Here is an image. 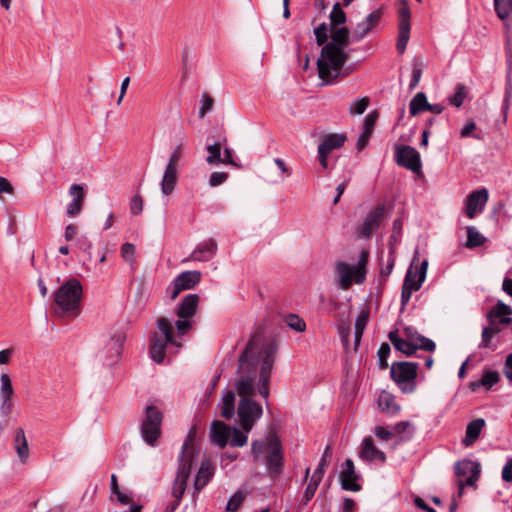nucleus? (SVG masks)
Masks as SVG:
<instances>
[{
    "label": "nucleus",
    "mask_w": 512,
    "mask_h": 512,
    "mask_svg": "<svg viewBox=\"0 0 512 512\" xmlns=\"http://www.w3.org/2000/svg\"><path fill=\"white\" fill-rule=\"evenodd\" d=\"M198 454L199 451L195 446L194 430H190L182 445V450L179 456V466L172 487V495L175 500L170 504L171 512H174L180 504L187 488V481L190 477L192 465L198 457Z\"/></svg>",
    "instance_id": "obj_1"
},
{
    "label": "nucleus",
    "mask_w": 512,
    "mask_h": 512,
    "mask_svg": "<svg viewBox=\"0 0 512 512\" xmlns=\"http://www.w3.org/2000/svg\"><path fill=\"white\" fill-rule=\"evenodd\" d=\"M83 287L77 278L66 280L54 293L52 310L58 317H77L81 312Z\"/></svg>",
    "instance_id": "obj_2"
},
{
    "label": "nucleus",
    "mask_w": 512,
    "mask_h": 512,
    "mask_svg": "<svg viewBox=\"0 0 512 512\" xmlns=\"http://www.w3.org/2000/svg\"><path fill=\"white\" fill-rule=\"evenodd\" d=\"M251 453L255 461H258L261 454L265 453L263 463L271 477H277L282 473L284 466L283 448L276 435H270L266 441H253Z\"/></svg>",
    "instance_id": "obj_3"
},
{
    "label": "nucleus",
    "mask_w": 512,
    "mask_h": 512,
    "mask_svg": "<svg viewBox=\"0 0 512 512\" xmlns=\"http://www.w3.org/2000/svg\"><path fill=\"white\" fill-rule=\"evenodd\" d=\"M349 55L340 47L325 44L317 61L319 78L326 83H331L340 75Z\"/></svg>",
    "instance_id": "obj_4"
},
{
    "label": "nucleus",
    "mask_w": 512,
    "mask_h": 512,
    "mask_svg": "<svg viewBox=\"0 0 512 512\" xmlns=\"http://www.w3.org/2000/svg\"><path fill=\"white\" fill-rule=\"evenodd\" d=\"M254 350L255 343L253 340H250L245 350L239 356V372L245 375L236 379L235 387L241 398H249L255 393L257 365L253 356Z\"/></svg>",
    "instance_id": "obj_5"
},
{
    "label": "nucleus",
    "mask_w": 512,
    "mask_h": 512,
    "mask_svg": "<svg viewBox=\"0 0 512 512\" xmlns=\"http://www.w3.org/2000/svg\"><path fill=\"white\" fill-rule=\"evenodd\" d=\"M156 324L158 330L150 338L149 354L153 361L160 364L164 361L168 345H174L179 348L181 344L176 341L174 326L168 318L159 317Z\"/></svg>",
    "instance_id": "obj_6"
},
{
    "label": "nucleus",
    "mask_w": 512,
    "mask_h": 512,
    "mask_svg": "<svg viewBox=\"0 0 512 512\" xmlns=\"http://www.w3.org/2000/svg\"><path fill=\"white\" fill-rule=\"evenodd\" d=\"M185 145L186 137L184 134H182L179 143L170 154L162 176V180L160 182L161 192L165 196L172 194L176 187L178 180L179 162L184 154Z\"/></svg>",
    "instance_id": "obj_7"
},
{
    "label": "nucleus",
    "mask_w": 512,
    "mask_h": 512,
    "mask_svg": "<svg viewBox=\"0 0 512 512\" xmlns=\"http://www.w3.org/2000/svg\"><path fill=\"white\" fill-rule=\"evenodd\" d=\"M368 257L369 253L362 250L356 265H349L344 262L336 263L335 269L339 278V285L342 289H348L352 285L353 280L357 284L365 280Z\"/></svg>",
    "instance_id": "obj_8"
},
{
    "label": "nucleus",
    "mask_w": 512,
    "mask_h": 512,
    "mask_svg": "<svg viewBox=\"0 0 512 512\" xmlns=\"http://www.w3.org/2000/svg\"><path fill=\"white\" fill-rule=\"evenodd\" d=\"M418 364L414 362H394L390 375L403 393H412L416 389Z\"/></svg>",
    "instance_id": "obj_9"
},
{
    "label": "nucleus",
    "mask_w": 512,
    "mask_h": 512,
    "mask_svg": "<svg viewBox=\"0 0 512 512\" xmlns=\"http://www.w3.org/2000/svg\"><path fill=\"white\" fill-rule=\"evenodd\" d=\"M198 305L199 296L197 294H188L179 303L175 312L178 317L175 327L179 336L186 334L191 329V318L196 314Z\"/></svg>",
    "instance_id": "obj_10"
},
{
    "label": "nucleus",
    "mask_w": 512,
    "mask_h": 512,
    "mask_svg": "<svg viewBox=\"0 0 512 512\" xmlns=\"http://www.w3.org/2000/svg\"><path fill=\"white\" fill-rule=\"evenodd\" d=\"M427 268L428 261L424 260L417 268V271H413L412 267L407 271L401 293L402 307L409 303L413 292H416L421 288L426 278Z\"/></svg>",
    "instance_id": "obj_11"
},
{
    "label": "nucleus",
    "mask_w": 512,
    "mask_h": 512,
    "mask_svg": "<svg viewBox=\"0 0 512 512\" xmlns=\"http://www.w3.org/2000/svg\"><path fill=\"white\" fill-rule=\"evenodd\" d=\"M161 422L162 413L155 406H147L145 419L141 425V434L147 444L153 446L160 437Z\"/></svg>",
    "instance_id": "obj_12"
},
{
    "label": "nucleus",
    "mask_w": 512,
    "mask_h": 512,
    "mask_svg": "<svg viewBox=\"0 0 512 512\" xmlns=\"http://www.w3.org/2000/svg\"><path fill=\"white\" fill-rule=\"evenodd\" d=\"M454 471L458 478V497H461L465 486H473L479 479V464L472 460L464 459L455 463Z\"/></svg>",
    "instance_id": "obj_13"
},
{
    "label": "nucleus",
    "mask_w": 512,
    "mask_h": 512,
    "mask_svg": "<svg viewBox=\"0 0 512 512\" xmlns=\"http://www.w3.org/2000/svg\"><path fill=\"white\" fill-rule=\"evenodd\" d=\"M238 417L242 429L248 433L262 417V407L250 398H241L238 404Z\"/></svg>",
    "instance_id": "obj_14"
},
{
    "label": "nucleus",
    "mask_w": 512,
    "mask_h": 512,
    "mask_svg": "<svg viewBox=\"0 0 512 512\" xmlns=\"http://www.w3.org/2000/svg\"><path fill=\"white\" fill-rule=\"evenodd\" d=\"M398 15L399 25L396 49L399 54H403L410 39L411 30V11L407 0L399 1Z\"/></svg>",
    "instance_id": "obj_15"
},
{
    "label": "nucleus",
    "mask_w": 512,
    "mask_h": 512,
    "mask_svg": "<svg viewBox=\"0 0 512 512\" xmlns=\"http://www.w3.org/2000/svg\"><path fill=\"white\" fill-rule=\"evenodd\" d=\"M125 333L117 331L104 341L103 348L98 352L100 360L109 365L117 362L122 354Z\"/></svg>",
    "instance_id": "obj_16"
},
{
    "label": "nucleus",
    "mask_w": 512,
    "mask_h": 512,
    "mask_svg": "<svg viewBox=\"0 0 512 512\" xmlns=\"http://www.w3.org/2000/svg\"><path fill=\"white\" fill-rule=\"evenodd\" d=\"M394 149L395 161L399 166L404 167L416 174L421 173V157L419 152L414 147L409 145L396 144Z\"/></svg>",
    "instance_id": "obj_17"
},
{
    "label": "nucleus",
    "mask_w": 512,
    "mask_h": 512,
    "mask_svg": "<svg viewBox=\"0 0 512 512\" xmlns=\"http://www.w3.org/2000/svg\"><path fill=\"white\" fill-rule=\"evenodd\" d=\"M201 279L199 271H185L180 273L167 287L166 294L174 300L183 291L194 288Z\"/></svg>",
    "instance_id": "obj_18"
},
{
    "label": "nucleus",
    "mask_w": 512,
    "mask_h": 512,
    "mask_svg": "<svg viewBox=\"0 0 512 512\" xmlns=\"http://www.w3.org/2000/svg\"><path fill=\"white\" fill-rule=\"evenodd\" d=\"M385 212L386 207L384 204H379L369 211L363 223L356 229L358 236L366 239L371 238L373 233L379 229Z\"/></svg>",
    "instance_id": "obj_19"
},
{
    "label": "nucleus",
    "mask_w": 512,
    "mask_h": 512,
    "mask_svg": "<svg viewBox=\"0 0 512 512\" xmlns=\"http://www.w3.org/2000/svg\"><path fill=\"white\" fill-rule=\"evenodd\" d=\"M346 140V135L341 133H330L321 138L318 146V160L324 169L328 167V156L330 152L341 148L345 144Z\"/></svg>",
    "instance_id": "obj_20"
},
{
    "label": "nucleus",
    "mask_w": 512,
    "mask_h": 512,
    "mask_svg": "<svg viewBox=\"0 0 512 512\" xmlns=\"http://www.w3.org/2000/svg\"><path fill=\"white\" fill-rule=\"evenodd\" d=\"M489 200V192L486 188H480L469 193L464 201L463 212L469 219H474L482 213Z\"/></svg>",
    "instance_id": "obj_21"
},
{
    "label": "nucleus",
    "mask_w": 512,
    "mask_h": 512,
    "mask_svg": "<svg viewBox=\"0 0 512 512\" xmlns=\"http://www.w3.org/2000/svg\"><path fill=\"white\" fill-rule=\"evenodd\" d=\"M14 393L10 376L7 373H2L0 376V413L4 417H8L13 410Z\"/></svg>",
    "instance_id": "obj_22"
},
{
    "label": "nucleus",
    "mask_w": 512,
    "mask_h": 512,
    "mask_svg": "<svg viewBox=\"0 0 512 512\" xmlns=\"http://www.w3.org/2000/svg\"><path fill=\"white\" fill-rule=\"evenodd\" d=\"M383 16V10L378 8L370 13L363 21L359 22L353 31V39L355 41H361L369 33H371L375 27H377Z\"/></svg>",
    "instance_id": "obj_23"
},
{
    "label": "nucleus",
    "mask_w": 512,
    "mask_h": 512,
    "mask_svg": "<svg viewBox=\"0 0 512 512\" xmlns=\"http://www.w3.org/2000/svg\"><path fill=\"white\" fill-rule=\"evenodd\" d=\"M343 466L344 469L340 473L341 488L347 491H359L361 486L357 482L359 475L355 471L354 462L346 459Z\"/></svg>",
    "instance_id": "obj_24"
},
{
    "label": "nucleus",
    "mask_w": 512,
    "mask_h": 512,
    "mask_svg": "<svg viewBox=\"0 0 512 512\" xmlns=\"http://www.w3.org/2000/svg\"><path fill=\"white\" fill-rule=\"evenodd\" d=\"M218 246L214 239H209L196 246L189 258L186 260L207 262L211 260L217 252Z\"/></svg>",
    "instance_id": "obj_25"
},
{
    "label": "nucleus",
    "mask_w": 512,
    "mask_h": 512,
    "mask_svg": "<svg viewBox=\"0 0 512 512\" xmlns=\"http://www.w3.org/2000/svg\"><path fill=\"white\" fill-rule=\"evenodd\" d=\"M359 457L364 461L379 460L384 463L386 461V455L383 451L379 450L371 436L365 437L361 443Z\"/></svg>",
    "instance_id": "obj_26"
},
{
    "label": "nucleus",
    "mask_w": 512,
    "mask_h": 512,
    "mask_svg": "<svg viewBox=\"0 0 512 512\" xmlns=\"http://www.w3.org/2000/svg\"><path fill=\"white\" fill-rule=\"evenodd\" d=\"M72 201L67 205L66 213L69 217L78 216L83 208L85 193L82 185L72 184L69 188Z\"/></svg>",
    "instance_id": "obj_27"
},
{
    "label": "nucleus",
    "mask_w": 512,
    "mask_h": 512,
    "mask_svg": "<svg viewBox=\"0 0 512 512\" xmlns=\"http://www.w3.org/2000/svg\"><path fill=\"white\" fill-rule=\"evenodd\" d=\"M512 314V309L505 303L499 301L487 314L489 324H510L512 318L509 315Z\"/></svg>",
    "instance_id": "obj_28"
},
{
    "label": "nucleus",
    "mask_w": 512,
    "mask_h": 512,
    "mask_svg": "<svg viewBox=\"0 0 512 512\" xmlns=\"http://www.w3.org/2000/svg\"><path fill=\"white\" fill-rule=\"evenodd\" d=\"M231 427L222 421H214L211 425V441L224 448L230 438Z\"/></svg>",
    "instance_id": "obj_29"
},
{
    "label": "nucleus",
    "mask_w": 512,
    "mask_h": 512,
    "mask_svg": "<svg viewBox=\"0 0 512 512\" xmlns=\"http://www.w3.org/2000/svg\"><path fill=\"white\" fill-rule=\"evenodd\" d=\"M403 333L406 337V340L414 342L415 346H417V349L433 352L436 348L435 343L431 339L420 335L418 331L413 327L404 328Z\"/></svg>",
    "instance_id": "obj_30"
},
{
    "label": "nucleus",
    "mask_w": 512,
    "mask_h": 512,
    "mask_svg": "<svg viewBox=\"0 0 512 512\" xmlns=\"http://www.w3.org/2000/svg\"><path fill=\"white\" fill-rule=\"evenodd\" d=\"M484 426L485 420L482 418H477L471 421L466 427L465 437L462 439V444L465 447H470L473 445L479 438Z\"/></svg>",
    "instance_id": "obj_31"
},
{
    "label": "nucleus",
    "mask_w": 512,
    "mask_h": 512,
    "mask_svg": "<svg viewBox=\"0 0 512 512\" xmlns=\"http://www.w3.org/2000/svg\"><path fill=\"white\" fill-rule=\"evenodd\" d=\"M388 338L394 348L407 356H412L416 353L417 346H415L414 342L407 341L399 337L397 330L390 331L388 334Z\"/></svg>",
    "instance_id": "obj_32"
},
{
    "label": "nucleus",
    "mask_w": 512,
    "mask_h": 512,
    "mask_svg": "<svg viewBox=\"0 0 512 512\" xmlns=\"http://www.w3.org/2000/svg\"><path fill=\"white\" fill-rule=\"evenodd\" d=\"M500 381V374L497 371H485L481 379L469 383L471 391L476 392L480 387L490 390L495 384Z\"/></svg>",
    "instance_id": "obj_33"
},
{
    "label": "nucleus",
    "mask_w": 512,
    "mask_h": 512,
    "mask_svg": "<svg viewBox=\"0 0 512 512\" xmlns=\"http://www.w3.org/2000/svg\"><path fill=\"white\" fill-rule=\"evenodd\" d=\"M14 447L18 457L24 463L29 457V446L23 428H17L14 434Z\"/></svg>",
    "instance_id": "obj_34"
},
{
    "label": "nucleus",
    "mask_w": 512,
    "mask_h": 512,
    "mask_svg": "<svg viewBox=\"0 0 512 512\" xmlns=\"http://www.w3.org/2000/svg\"><path fill=\"white\" fill-rule=\"evenodd\" d=\"M235 413V393L232 390H227L222 396L221 403V416L226 419H231Z\"/></svg>",
    "instance_id": "obj_35"
},
{
    "label": "nucleus",
    "mask_w": 512,
    "mask_h": 512,
    "mask_svg": "<svg viewBox=\"0 0 512 512\" xmlns=\"http://www.w3.org/2000/svg\"><path fill=\"white\" fill-rule=\"evenodd\" d=\"M378 406L383 412L392 415L398 413L400 410V407L395 402L394 396L385 391L379 395Z\"/></svg>",
    "instance_id": "obj_36"
},
{
    "label": "nucleus",
    "mask_w": 512,
    "mask_h": 512,
    "mask_svg": "<svg viewBox=\"0 0 512 512\" xmlns=\"http://www.w3.org/2000/svg\"><path fill=\"white\" fill-rule=\"evenodd\" d=\"M328 45L345 49L349 44V30L347 27L335 28L331 32V41Z\"/></svg>",
    "instance_id": "obj_37"
},
{
    "label": "nucleus",
    "mask_w": 512,
    "mask_h": 512,
    "mask_svg": "<svg viewBox=\"0 0 512 512\" xmlns=\"http://www.w3.org/2000/svg\"><path fill=\"white\" fill-rule=\"evenodd\" d=\"M212 476V468H210L208 465L202 464L194 480L195 491L197 493L201 491L209 483Z\"/></svg>",
    "instance_id": "obj_38"
},
{
    "label": "nucleus",
    "mask_w": 512,
    "mask_h": 512,
    "mask_svg": "<svg viewBox=\"0 0 512 512\" xmlns=\"http://www.w3.org/2000/svg\"><path fill=\"white\" fill-rule=\"evenodd\" d=\"M429 103L424 92H418L410 101L409 112L411 116H416L423 111H427Z\"/></svg>",
    "instance_id": "obj_39"
},
{
    "label": "nucleus",
    "mask_w": 512,
    "mask_h": 512,
    "mask_svg": "<svg viewBox=\"0 0 512 512\" xmlns=\"http://www.w3.org/2000/svg\"><path fill=\"white\" fill-rule=\"evenodd\" d=\"M264 358L261 363L260 376L270 378L273 363H274V354L275 348L273 346H268L264 352Z\"/></svg>",
    "instance_id": "obj_40"
},
{
    "label": "nucleus",
    "mask_w": 512,
    "mask_h": 512,
    "mask_svg": "<svg viewBox=\"0 0 512 512\" xmlns=\"http://www.w3.org/2000/svg\"><path fill=\"white\" fill-rule=\"evenodd\" d=\"M494 9L497 16L504 22L511 21L512 0H494Z\"/></svg>",
    "instance_id": "obj_41"
},
{
    "label": "nucleus",
    "mask_w": 512,
    "mask_h": 512,
    "mask_svg": "<svg viewBox=\"0 0 512 512\" xmlns=\"http://www.w3.org/2000/svg\"><path fill=\"white\" fill-rule=\"evenodd\" d=\"M511 106H512V79L509 81H506V84H505L503 103H502V107H501L503 123L507 122L508 113H509Z\"/></svg>",
    "instance_id": "obj_42"
},
{
    "label": "nucleus",
    "mask_w": 512,
    "mask_h": 512,
    "mask_svg": "<svg viewBox=\"0 0 512 512\" xmlns=\"http://www.w3.org/2000/svg\"><path fill=\"white\" fill-rule=\"evenodd\" d=\"M486 238L473 226L467 227V248H475L482 246L485 242Z\"/></svg>",
    "instance_id": "obj_43"
},
{
    "label": "nucleus",
    "mask_w": 512,
    "mask_h": 512,
    "mask_svg": "<svg viewBox=\"0 0 512 512\" xmlns=\"http://www.w3.org/2000/svg\"><path fill=\"white\" fill-rule=\"evenodd\" d=\"M368 321V314L367 313H361L357 316L355 321V347L354 349L357 350L362 335L364 333L365 327L367 325Z\"/></svg>",
    "instance_id": "obj_44"
},
{
    "label": "nucleus",
    "mask_w": 512,
    "mask_h": 512,
    "mask_svg": "<svg viewBox=\"0 0 512 512\" xmlns=\"http://www.w3.org/2000/svg\"><path fill=\"white\" fill-rule=\"evenodd\" d=\"M466 96L467 91L465 85L459 83L456 85L454 93L449 96L448 101L452 106L459 108L462 106Z\"/></svg>",
    "instance_id": "obj_45"
},
{
    "label": "nucleus",
    "mask_w": 512,
    "mask_h": 512,
    "mask_svg": "<svg viewBox=\"0 0 512 512\" xmlns=\"http://www.w3.org/2000/svg\"><path fill=\"white\" fill-rule=\"evenodd\" d=\"M221 142L217 141L207 146L208 156L206 161L210 165H216L221 162Z\"/></svg>",
    "instance_id": "obj_46"
},
{
    "label": "nucleus",
    "mask_w": 512,
    "mask_h": 512,
    "mask_svg": "<svg viewBox=\"0 0 512 512\" xmlns=\"http://www.w3.org/2000/svg\"><path fill=\"white\" fill-rule=\"evenodd\" d=\"M322 478L323 477L319 476L318 473H313L304 492L305 503L309 502L314 497Z\"/></svg>",
    "instance_id": "obj_47"
},
{
    "label": "nucleus",
    "mask_w": 512,
    "mask_h": 512,
    "mask_svg": "<svg viewBox=\"0 0 512 512\" xmlns=\"http://www.w3.org/2000/svg\"><path fill=\"white\" fill-rule=\"evenodd\" d=\"M495 337V332L490 328L484 327L481 334V342L479 348L490 349L492 351L497 349V345L492 342Z\"/></svg>",
    "instance_id": "obj_48"
},
{
    "label": "nucleus",
    "mask_w": 512,
    "mask_h": 512,
    "mask_svg": "<svg viewBox=\"0 0 512 512\" xmlns=\"http://www.w3.org/2000/svg\"><path fill=\"white\" fill-rule=\"evenodd\" d=\"M329 18L332 26L341 25L346 22V14L342 10L340 3L337 2L333 5Z\"/></svg>",
    "instance_id": "obj_49"
},
{
    "label": "nucleus",
    "mask_w": 512,
    "mask_h": 512,
    "mask_svg": "<svg viewBox=\"0 0 512 512\" xmlns=\"http://www.w3.org/2000/svg\"><path fill=\"white\" fill-rule=\"evenodd\" d=\"M230 445L233 447H243L246 445L248 437L242 432L240 429L236 427H231L230 431Z\"/></svg>",
    "instance_id": "obj_50"
},
{
    "label": "nucleus",
    "mask_w": 512,
    "mask_h": 512,
    "mask_svg": "<svg viewBox=\"0 0 512 512\" xmlns=\"http://www.w3.org/2000/svg\"><path fill=\"white\" fill-rule=\"evenodd\" d=\"M285 322L289 328L296 332H304L306 330L305 321L297 314H289L286 316Z\"/></svg>",
    "instance_id": "obj_51"
},
{
    "label": "nucleus",
    "mask_w": 512,
    "mask_h": 512,
    "mask_svg": "<svg viewBox=\"0 0 512 512\" xmlns=\"http://www.w3.org/2000/svg\"><path fill=\"white\" fill-rule=\"evenodd\" d=\"M370 100L368 97H361L356 99L349 107L351 115H361L368 108Z\"/></svg>",
    "instance_id": "obj_52"
},
{
    "label": "nucleus",
    "mask_w": 512,
    "mask_h": 512,
    "mask_svg": "<svg viewBox=\"0 0 512 512\" xmlns=\"http://www.w3.org/2000/svg\"><path fill=\"white\" fill-rule=\"evenodd\" d=\"M423 63L421 60L415 59L413 61L412 79L409 84V89L413 90L417 87L422 77Z\"/></svg>",
    "instance_id": "obj_53"
},
{
    "label": "nucleus",
    "mask_w": 512,
    "mask_h": 512,
    "mask_svg": "<svg viewBox=\"0 0 512 512\" xmlns=\"http://www.w3.org/2000/svg\"><path fill=\"white\" fill-rule=\"evenodd\" d=\"M200 102L201 106L199 108L198 116L202 119L209 111L212 110L214 106V99L208 93H203Z\"/></svg>",
    "instance_id": "obj_54"
},
{
    "label": "nucleus",
    "mask_w": 512,
    "mask_h": 512,
    "mask_svg": "<svg viewBox=\"0 0 512 512\" xmlns=\"http://www.w3.org/2000/svg\"><path fill=\"white\" fill-rule=\"evenodd\" d=\"M245 499V495L241 491H237L227 502L226 512H235L241 506Z\"/></svg>",
    "instance_id": "obj_55"
},
{
    "label": "nucleus",
    "mask_w": 512,
    "mask_h": 512,
    "mask_svg": "<svg viewBox=\"0 0 512 512\" xmlns=\"http://www.w3.org/2000/svg\"><path fill=\"white\" fill-rule=\"evenodd\" d=\"M390 346L388 343H382L378 350V366L380 369H386L388 367L387 359L390 355Z\"/></svg>",
    "instance_id": "obj_56"
},
{
    "label": "nucleus",
    "mask_w": 512,
    "mask_h": 512,
    "mask_svg": "<svg viewBox=\"0 0 512 512\" xmlns=\"http://www.w3.org/2000/svg\"><path fill=\"white\" fill-rule=\"evenodd\" d=\"M476 130H477L476 123L473 120H469L466 122V124L460 130V137L461 138L472 137L474 139L480 140L481 137L478 134H476Z\"/></svg>",
    "instance_id": "obj_57"
},
{
    "label": "nucleus",
    "mask_w": 512,
    "mask_h": 512,
    "mask_svg": "<svg viewBox=\"0 0 512 512\" xmlns=\"http://www.w3.org/2000/svg\"><path fill=\"white\" fill-rule=\"evenodd\" d=\"M411 427H412V425H411V423L409 421L398 422L392 428L393 435L394 434H398V435L407 434V436L405 438L409 439L412 436V429H411Z\"/></svg>",
    "instance_id": "obj_58"
},
{
    "label": "nucleus",
    "mask_w": 512,
    "mask_h": 512,
    "mask_svg": "<svg viewBox=\"0 0 512 512\" xmlns=\"http://www.w3.org/2000/svg\"><path fill=\"white\" fill-rule=\"evenodd\" d=\"M316 43L318 46H324L328 39V27L326 23L320 24L314 29Z\"/></svg>",
    "instance_id": "obj_59"
},
{
    "label": "nucleus",
    "mask_w": 512,
    "mask_h": 512,
    "mask_svg": "<svg viewBox=\"0 0 512 512\" xmlns=\"http://www.w3.org/2000/svg\"><path fill=\"white\" fill-rule=\"evenodd\" d=\"M377 119L378 113L376 111H372L369 114H367L363 122V132L372 135Z\"/></svg>",
    "instance_id": "obj_60"
},
{
    "label": "nucleus",
    "mask_w": 512,
    "mask_h": 512,
    "mask_svg": "<svg viewBox=\"0 0 512 512\" xmlns=\"http://www.w3.org/2000/svg\"><path fill=\"white\" fill-rule=\"evenodd\" d=\"M134 254H135L134 244L126 242L121 246V256L126 262L133 263Z\"/></svg>",
    "instance_id": "obj_61"
},
{
    "label": "nucleus",
    "mask_w": 512,
    "mask_h": 512,
    "mask_svg": "<svg viewBox=\"0 0 512 512\" xmlns=\"http://www.w3.org/2000/svg\"><path fill=\"white\" fill-rule=\"evenodd\" d=\"M144 207L143 198L136 194L132 197L130 201V211L133 215H139L142 213Z\"/></svg>",
    "instance_id": "obj_62"
},
{
    "label": "nucleus",
    "mask_w": 512,
    "mask_h": 512,
    "mask_svg": "<svg viewBox=\"0 0 512 512\" xmlns=\"http://www.w3.org/2000/svg\"><path fill=\"white\" fill-rule=\"evenodd\" d=\"M505 37V52L512 51V21L503 23Z\"/></svg>",
    "instance_id": "obj_63"
},
{
    "label": "nucleus",
    "mask_w": 512,
    "mask_h": 512,
    "mask_svg": "<svg viewBox=\"0 0 512 512\" xmlns=\"http://www.w3.org/2000/svg\"><path fill=\"white\" fill-rule=\"evenodd\" d=\"M228 178V174L226 172H213L209 178V185L212 187L221 185Z\"/></svg>",
    "instance_id": "obj_64"
}]
</instances>
